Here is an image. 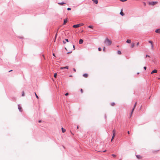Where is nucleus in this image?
<instances>
[{
	"label": "nucleus",
	"mask_w": 160,
	"mask_h": 160,
	"mask_svg": "<svg viewBox=\"0 0 160 160\" xmlns=\"http://www.w3.org/2000/svg\"><path fill=\"white\" fill-rule=\"evenodd\" d=\"M83 76L85 78H87L88 76V75L87 73H85L83 74Z\"/></svg>",
	"instance_id": "obj_9"
},
{
	"label": "nucleus",
	"mask_w": 160,
	"mask_h": 160,
	"mask_svg": "<svg viewBox=\"0 0 160 160\" xmlns=\"http://www.w3.org/2000/svg\"><path fill=\"white\" fill-rule=\"evenodd\" d=\"M67 22V19L64 20L63 24H65Z\"/></svg>",
	"instance_id": "obj_17"
},
{
	"label": "nucleus",
	"mask_w": 160,
	"mask_h": 160,
	"mask_svg": "<svg viewBox=\"0 0 160 160\" xmlns=\"http://www.w3.org/2000/svg\"><path fill=\"white\" fill-rule=\"evenodd\" d=\"M83 41L82 39H81L79 40V43L80 44H81L83 42Z\"/></svg>",
	"instance_id": "obj_8"
},
{
	"label": "nucleus",
	"mask_w": 160,
	"mask_h": 160,
	"mask_svg": "<svg viewBox=\"0 0 160 160\" xmlns=\"http://www.w3.org/2000/svg\"><path fill=\"white\" fill-rule=\"evenodd\" d=\"M81 92V93H82L83 92V90L82 89H81L80 90Z\"/></svg>",
	"instance_id": "obj_32"
},
{
	"label": "nucleus",
	"mask_w": 160,
	"mask_h": 160,
	"mask_svg": "<svg viewBox=\"0 0 160 160\" xmlns=\"http://www.w3.org/2000/svg\"><path fill=\"white\" fill-rule=\"evenodd\" d=\"M35 95L36 97L37 98V99H38L39 97H38V96L37 95V94H36V92H35Z\"/></svg>",
	"instance_id": "obj_26"
},
{
	"label": "nucleus",
	"mask_w": 160,
	"mask_h": 160,
	"mask_svg": "<svg viewBox=\"0 0 160 160\" xmlns=\"http://www.w3.org/2000/svg\"><path fill=\"white\" fill-rule=\"evenodd\" d=\"M38 122H39L40 123V122H41V120H39Z\"/></svg>",
	"instance_id": "obj_44"
},
{
	"label": "nucleus",
	"mask_w": 160,
	"mask_h": 160,
	"mask_svg": "<svg viewBox=\"0 0 160 160\" xmlns=\"http://www.w3.org/2000/svg\"><path fill=\"white\" fill-rule=\"evenodd\" d=\"M57 73H54V78H56L57 77Z\"/></svg>",
	"instance_id": "obj_27"
},
{
	"label": "nucleus",
	"mask_w": 160,
	"mask_h": 160,
	"mask_svg": "<svg viewBox=\"0 0 160 160\" xmlns=\"http://www.w3.org/2000/svg\"><path fill=\"white\" fill-rule=\"evenodd\" d=\"M73 50H74L75 49V46L73 45Z\"/></svg>",
	"instance_id": "obj_41"
},
{
	"label": "nucleus",
	"mask_w": 160,
	"mask_h": 160,
	"mask_svg": "<svg viewBox=\"0 0 160 160\" xmlns=\"http://www.w3.org/2000/svg\"><path fill=\"white\" fill-rule=\"evenodd\" d=\"M149 57V58H150V57L149 55H147L146 56V57Z\"/></svg>",
	"instance_id": "obj_35"
},
{
	"label": "nucleus",
	"mask_w": 160,
	"mask_h": 160,
	"mask_svg": "<svg viewBox=\"0 0 160 160\" xmlns=\"http://www.w3.org/2000/svg\"><path fill=\"white\" fill-rule=\"evenodd\" d=\"M155 32L156 33H158L160 34V28L156 30Z\"/></svg>",
	"instance_id": "obj_5"
},
{
	"label": "nucleus",
	"mask_w": 160,
	"mask_h": 160,
	"mask_svg": "<svg viewBox=\"0 0 160 160\" xmlns=\"http://www.w3.org/2000/svg\"><path fill=\"white\" fill-rule=\"evenodd\" d=\"M98 49L99 51H101V48H98Z\"/></svg>",
	"instance_id": "obj_34"
},
{
	"label": "nucleus",
	"mask_w": 160,
	"mask_h": 160,
	"mask_svg": "<svg viewBox=\"0 0 160 160\" xmlns=\"http://www.w3.org/2000/svg\"><path fill=\"white\" fill-rule=\"evenodd\" d=\"M112 156L114 157H116V156L115 155L113 154H112Z\"/></svg>",
	"instance_id": "obj_31"
},
{
	"label": "nucleus",
	"mask_w": 160,
	"mask_h": 160,
	"mask_svg": "<svg viewBox=\"0 0 160 160\" xmlns=\"http://www.w3.org/2000/svg\"><path fill=\"white\" fill-rule=\"evenodd\" d=\"M88 28H93V26H88Z\"/></svg>",
	"instance_id": "obj_29"
},
{
	"label": "nucleus",
	"mask_w": 160,
	"mask_h": 160,
	"mask_svg": "<svg viewBox=\"0 0 160 160\" xmlns=\"http://www.w3.org/2000/svg\"><path fill=\"white\" fill-rule=\"evenodd\" d=\"M139 45V42H138L137 43V46H138Z\"/></svg>",
	"instance_id": "obj_37"
},
{
	"label": "nucleus",
	"mask_w": 160,
	"mask_h": 160,
	"mask_svg": "<svg viewBox=\"0 0 160 160\" xmlns=\"http://www.w3.org/2000/svg\"><path fill=\"white\" fill-rule=\"evenodd\" d=\"M149 42L151 44L153 43V42L151 41H149Z\"/></svg>",
	"instance_id": "obj_30"
},
{
	"label": "nucleus",
	"mask_w": 160,
	"mask_h": 160,
	"mask_svg": "<svg viewBox=\"0 0 160 160\" xmlns=\"http://www.w3.org/2000/svg\"><path fill=\"white\" fill-rule=\"evenodd\" d=\"M131 42V40L130 39H128L126 41V42L130 43Z\"/></svg>",
	"instance_id": "obj_15"
},
{
	"label": "nucleus",
	"mask_w": 160,
	"mask_h": 160,
	"mask_svg": "<svg viewBox=\"0 0 160 160\" xmlns=\"http://www.w3.org/2000/svg\"><path fill=\"white\" fill-rule=\"evenodd\" d=\"M151 47L152 49L153 50V43L151 44Z\"/></svg>",
	"instance_id": "obj_25"
},
{
	"label": "nucleus",
	"mask_w": 160,
	"mask_h": 160,
	"mask_svg": "<svg viewBox=\"0 0 160 160\" xmlns=\"http://www.w3.org/2000/svg\"><path fill=\"white\" fill-rule=\"evenodd\" d=\"M112 135L115 136V131L114 129L112 130Z\"/></svg>",
	"instance_id": "obj_14"
},
{
	"label": "nucleus",
	"mask_w": 160,
	"mask_h": 160,
	"mask_svg": "<svg viewBox=\"0 0 160 160\" xmlns=\"http://www.w3.org/2000/svg\"><path fill=\"white\" fill-rule=\"evenodd\" d=\"M136 156L138 159H140L142 158V157L140 155H137Z\"/></svg>",
	"instance_id": "obj_6"
},
{
	"label": "nucleus",
	"mask_w": 160,
	"mask_h": 160,
	"mask_svg": "<svg viewBox=\"0 0 160 160\" xmlns=\"http://www.w3.org/2000/svg\"><path fill=\"white\" fill-rule=\"evenodd\" d=\"M105 47H104L103 48V51H105Z\"/></svg>",
	"instance_id": "obj_42"
},
{
	"label": "nucleus",
	"mask_w": 160,
	"mask_h": 160,
	"mask_svg": "<svg viewBox=\"0 0 160 160\" xmlns=\"http://www.w3.org/2000/svg\"><path fill=\"white\" fill-rule=\"evenodd\" d=\"M68 95V93H66L65 94V95L66 96H67V95Z\"/></svg>",
	"instance_id": "obj_38"
},
{
	"label": "nucleus",
	"mask_w": 160,
	"mask_h": 160,
	"mask_svg": "<svg viewBox=\"0 0 160 160\" xmlns=\"http://www.w3.org/2000/svg\"><path fill=\"white\" fill-rule=\"evenodd\" d=\"M115 136H114V135H112V138L111 139V141H112L114 139V138L115 137Z\"/></svg>",
	"instance_id": "obj_21"
},
{
	"label": "nucleus",
	"mask_w": 160,
	"mask_h": 160,
	"mask_svg": "<svg viewBox=\"0 0 160 160\" xmlns=\"http://www.w3.org/2000/svg\"><path fill=\"white\" fill-rule=\"evenodd\" d=\"M118 54H119V55H120V54H121V52L120 51H118Z\"/></svg>",
	"instance_id": "obj_23"
},
{
	"label": "nucleus",
	"mask_w": 160,
	"mask_h": 160,
	"mask_svg": "<svg viewBox=\"0 0 160 160\" xmlns=\"http://www.w3.org/2000/svg\"><path fill=\"white\" fill-rule=\"evenodd\" d=\"M67 10H71V8H67Z\"/></svg>",
	"instance_id": "obj_33"
},
{
	"label": "nucleus",
	"mask_w": 160,
	"mask_h": 160,
	"mask_svg": "<svg viewBox=\"0 0 160 160\" xmlns=\"http://www.w3.org/2000/svg\"><path fill=\"white\" fill-rule=\"evenodd\" d=\"M96 4H97L98 2V0H92Z\"/></svg>",
	"instance_id": "obj_10"
},
{
	"label": "nucleus",
	"mask_w": 160,
	"mask_h": 160,
	"mask_svg": "<svg viewBox=\"0 0 160 160\" xmlns=\"http://www.w3.org/2000/svg\"><path fill=\"white\" fill-rule=\"evenodd\" d=\"M72 75H70V76H69V77H72Z\"/></svg>",
	"instance_id": "obj_49"
},
{
	"label": "nucleus",
	"mask_w": 160,
	"mask_h": 160,
	"mask_svg": "<svg viewBox=\"0 0 160 160\" xmlns=\"http://www.w3.org/2000/svg\"><path fill=\"white\" fill-rule=\"evenodd\" d=\"M106 150H105V151H103V152H106Z\"/></svg>",
	"instance_id": "obj_52"
},
{
	"label": "nucleus",
	"mask_w": 160,
	"mask_h": 160,
	"mask_svg": "<svg viewBox=\"0 0 160 160\" xmlns=\"http://www.w3.org/2000/svg\"><path fill=\"white\" fill-rule=\"evenodd\" d=\"M158 3V2H148V5L150 6H154Z\"/></svg>",
	"instance_id": "obj_2"
},
{
	"label": "nucleus",
	"mask_w": 160,
	"mask_h": 160,
	"mask_svg": "<svg viewBox=\"0 0 160 160\" xmlns=\"http://www.w3.org/2000/svg\"><path fill=\"white\" fill-rule=\"evenodd\" d=\"M159 79H160V78H159Z\"/></svg>",
	"instance_id": "obj_55"
},
{
	"label": "nucleus",
	"mask_w": 160,
	"mask_h": 160,
	"mask_svg": "<svg viewBox=\"0 0 160 160\" xmlns=\"http://www.w3.org/2000/svg\"><path fill=\"white\" fill-rule=\"evenodd\" d=\"M77 129H78V126H77Z\"/></svg>",
	"instance_id": "obj_51"
},
{
	"label": "nucleus",
	"mask_w": 160,
	"mask_h": 160,
	"mask_svg": "<svg viewBox=\"0 0 160 160\" xmlns=\"http://www.w3.org/2000/svg\"><path fill=\"white\" fill-rule=\"evenodd\" d=\"M65 41H66L67 42H68V39H65Z\"/></svg>",
	"instance_id": "obj_36"
},
{
	"label": "nucleus",
	"mask_w": 160,
	"mask_h": 160,
	"mask_svg": "<svg viewBox=\"0 0 160 160\" xmlns=\"http://www.w3.org/2000/svg\"><path fill=\"white\" fill-rule=\"evenodd\" d=\"M79 27H81L84 25V24L83 23H81L79 24Z\"/></svg>",
	"instance_id": "obj_22"
},
{
	"label": "nucleus",
	"mask_w": 160,
	"mask_h": 160,
	"mask_svg": "<svg viewBox=\"0 0 160 160\" xmlns=\"http://www.w3.org/2000/svg\"><path fill=\"white\" fill-rule=\"evenodd\" d=\"M22 96H24V91H23L22 92Z\"/></svg>",
	"instance_id": "obj_28"
},
{
	"label": "nucleus",
	"mask_w": 160,
	"mask_h": 160,
	"mask_svg": "<svg viewBox=\"0 0 160 160\" xmlns=\"http://www.w3.org/2000/svg\"><path fill=\"white\" fill-rule=\"evenodd\" d=\"M73 71H74L75 72H76V70L75 69V68H73Z\"/></svg>",
	"instance_id": "obj_40"
},
{
	"label": "nucleus",
	"mask_w": 160,
	"mask_h": 160,
	"mask_svg": "<svg viewBox=\"0 0 160 160\" xmlns=\"http://www.w3.org/2000/svg\"><path fill=\"white\" fill-rule=\"evenodd\" d=\"M63 68H65V69H68V67L67 66H66L64 67H61L60 68V69H63Z\"/></svg>",
	"instance_id": "obj_12"
},
{
	"label": "nucleus",
	"mask_w": 160,
	"mask_h": 160,
	"mask_svg": "<svg viewBox=\"0 0 160 160\" xmlns=\"http://www.w3.org/2000/svg\"><path fill=\"white\" fill-rule=\"evenodd\" d=\"M120 14L122 16H123L124 15V13L122 12V10H121V12H120Z\"/></svg>",
	"instance_id": "obj_13"
},
{
	"label": "nucleus",
	"mask_w": 160,
	"mask_h": 160,
	"mask_svg": "<svg viewBox=\"0 0 160 160\" xmlns=\"http://www.w3.org/2000/svg\"><path fill=\"white\" fill-rule=\"evenodd\" d=\"M111 105L112 106H114L115 105V103L114 102H112L111 103Z\"/></svg>",
	"instance_id": "obj_24"
},
{
	"label": "nucleus",
	"mask_w": 160,
	"mask_h": 160,
	"mask_svg": "<svg viewBox=\"0 0 160 160\" xmlns=\"http://www.w3.org/2000/svg\"><path fill=\"white\" fill-rule=\"evenodd\" d=\"M63 42L64 44H65L66 43V42H64V41H63Z\"/></svg>",
	"instance_id": "obj_43"
},
{
	"label": "nucleus",
	"mask_w": 160,
	"mask_h": 160,
	"mask_svg": "<svg viewBox=\"0 0 160 160\" xmlns=\"http://www.w3.org/2000/svg\"><path fill=\"white\" fill-rule=\"evenodd\" d=\"M144 5L145 6V5H146V3H145V2H144Z\"/></svg>",
	"instance_id": "obj_46"
},
{
	"label": "nucleus",
	"mask_w": 160,
	"mask_h": 160,
	"mask_svg": "<svg viewBox=\"0 0 160 160\" xmlns=\"http://www.w3.org/2000/svg\"><path fill=\"white\" fill-rule=\"evenodd\" d=\"M128 134H130V132H129V131H128Z\"/></svg>",
	"instance_id": "obj_45"
},
{
	"label": "nucleus",
	"mask_w": 160,
	"mask_h": 160,
	"mask_svg": "<svg viewBox=\"0 0 160 160\" xmlns=\"http://www.w3.org/2000/svg\"><path fill=\"white\" fill-rule=\"evenodd\" d=\"M139 72H138V73H137V74H139Z\"/></svg>",
	"instance_id": "obj_53"
},
{
	"label": "nucleus",
	"mask_w": 160,
	"mask_h": 160,
	"mask_svg": "<svg viewBox=\"0 0 160 160\" xmlns=\"http://www.w3.org/2000/svg\"><path fill=\"white\" fill-rule=\"evenodd\" d=\"M135 43H132L131 44V47L132 48H133L134 47Z\"/></svg>",
	"instance_id": "obj_16"
},
{
	"label": "nucleus",
	"mask_w": 160,
	"mask_h": 160,
	"mask_svg": "<svg viewBox=\"0 0 160 160\" xmlns=\"http://www.w3.org/2000/svg\"><path fill=\"white\" fill-rule=\"evenodd\" d=\"M65 3L63 2H61V3H58V4H59V5H63V4H64Z\"/></svg>",
	"instance_id": "obj_20"
},
{
	"label": "nucleus",
	"mask_w": 160,
	"mask_h": 160,
	"mask_svg": "<svg viewBox=\"0 0 160 160\" xmlns=\"http://www.w3.org/2000/svg\"><path fill=\"white\" fill-rule=\"evenodd\" d=\"M144 69L145 70H146V68H147V67H144Z\"/></svg>",
	"instance_id": "obj_39"
},
{
	"label": "nucleus",
	"mask_w": 160,
	"mask_h": 160,
	"mask_svg": "<svg viewBox=\"0 0 160 160\" xmlns=\"http://www.w3.org/2000/svg\"><path fill=\"white\" fill-rule=\"evenodd\" d=\"M62 132H63V133L65 132L66 131V130L65 129H64V128H62Z\"/></svg>",
	"instance_id": "obj_18"
},
{
	"label": "nucleus",
	"mask_w": 160,
	"mask_h": 160,
	"mask_svg": "<svg viewBox=\"0 0 160 160\" xmlns=\"http://www.w3.org/2000/svg\"><path fill=\"white\" fill-rule=\"evenodd\" d=\"M70 52H68V53H70Z\"/></svg>",
	"instance_id": "obj_54"
},
{
	"label": "nucleus",
	"mask_w": 160,
	"mask_h": 160,
	"mask_svg": "<svg viewBox=\"0 0 160 160\" xmlns=\"http://www.w3.org/2000/svg\"><path fill=\"white\" fill-rule=\"evenodd\" d=\"M59 29V28H58L57 29V31H58V30Z\"/></svg>",
	"instance_id": "obj_50"
},
{
	"label": "nucleus",
	"mask_w": 160,
	"mask_h": 160,
	"mask_svg": "<svg viewBox=\"0 0 160 160\" xmlns=\"http://www.w3.org/2000/svg\"><path fill=\"white\" fill-rule=\"evenodd\" d=\"M79 27H80L79 26V24L73 25V27L74 28H78Z\"/></svg>",
	"instance_id": "obj_4"
},
{
	"label": "nucleus",
	"mask_w": 160,
	"mask_h": 160,
	"mask_svg": "<svg viewBox=\"0 0 160 160\" xmlns=\"http://www.w3.org/2000/svg\"><path fill=\"white\" fill-rule=\"evenodd\" d=\"M104 43L106 45L109 46L112 44V41L110 40L108 38H107L104 41Z\"/></svg>",
	"instance_id": "obj_1"
},
{
	"label": "nucleus",
	"mask_w": 160,
	"mask_h": 160,
	"mask_svg": "<svg viewBox=\"0 0 160 160\" xmlns=\"http://www.w3.org/2000/svg\"><path fill=\"white\" fill-rule=\"evenodd\" d=\"M53 55L54 56H55V55L54 53H53Z\"/></svg>",
	"instance_id": "obj_47"
},
{
	"label": "nucleus",
	"mask_w": 160,
	"mask_h": 160,
	"mask_svg": "<svg viewBox=\"0 0 160 160\" xmlns=\"http://www.w3.org/2000/svg\"><path fill=\"white\" fill-rule=\"evenodd\" d=\"M137 105V102H136L135 104V105H134V108H133V109H132V112H131V114H132V113H133V111L134 109V108H135L136 106Z\"/></svg>",
	"instance_id": "obj_3"
},
{
	"label": "nucleus",
	"mask_w": 160,
	"mask_h": 160,
	"mask_svg": "<svg viewBox=\"0 0 160 160\" xmlns=\"http://www.w3.org/2000/svg\"><path fill=\"white\" fill-rule=\"evenodd\" d=\"M18 108L20 111H22V108L20 107V105H18Z\"/></svg>",
	"instance_id": "obj_11"
},
{
	"label": "nucleus",
	"mask_w": 160,
	"mask_h": 160,
	"mask_svg": "<svg viewBox=\"0 0 160 160\" xmlns=\"http://www.w3.org/2000/svg\"><path fill=\"white\" fill-rule=\"evenodd\" d=\"M157 70H153L151 72V74H152L155 73H157Z\"/></svg>",
	"instance_id": "obj_7"
},
{
	"label": "nucleus",
	"mask_w": 160,
	"mask_h": 160,
	"mask_svg": "<svg viewBox=\"0 0 160 160\" xmlns=\"http://www.w3.org/2000/svg\"><path fill=\"white\" fill-rule=\"evenodd\" d=\"M12 71V70H11L9 71V72H11V71Z\"/></svg>",
	"instance_id": "obj_48"
},
{
	"label": "nucleus",
	"mask_w": 160,
	"mask_h": 160,
	"mask_svg": "<svg viewBox=\"0 0 160 160\" xmlns=\"http://www.w3.org/2000/svg\"><path fill=\"white\" fill-rule=\"evenodd\" d=\"M57 33H58V31H57V32H56V33L55 35V39H54V42H55V40H56V39L57 38Z\"/></svg>",
	"instance_id": "obj_19"
}]
</instances>
